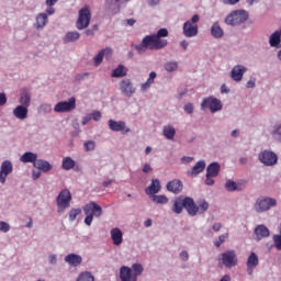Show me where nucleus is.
Returning <instances> with one entry per match:
<instances>
[{
    "label": "nucleus",
    "mask_w": 281,
    "mask_h": 281,
    "mask_svg": "<svg viewBox=\"0 0 281 281\" xmlns=\"http://www.w3.org/2000/svg\"><path fill=\"white\" fill-rule=\"evenodd\" d=\"M49 23V19L47 18V13H38L35 16L34 27L35 30H45V26Z\"/></svg>",
    "instance_id": "obj_26"
},
{
    "label": "nucleus",
    "mask_w": 281,
    "mask_h": 281,
    "mask_svg": "<svg viewBox=\"0 0 281 281\" xmlns=\"http://www.w3.org/2000/svg\"><path fill=\"white\" fill-rule=\"evenodd\" d=\"M184 210H187V213L189 214V216H196L198 205L194 202V199L190 196L184 198Z\"/></svg>",
    "instance_id": "obj_21"
},
{
    "label": "nucleus",
    "mask_w": 281,
    "mask_h": 281,
    "mask_svg": "<svg viewBox=\"0 0 281 281\" xmlns=\"http://www.w3.org/2000/svg\"><path fill=\"white\" fill-rule=\"evenodd\" d=\"M64 261L66 265H69V267H80L82 265V256L78 254H68L65 258Z\"/></svg>",
    "instance_id": "obj_22"
},
{
    "label": "nucleus",
    "mask_w": 281,
    "mask_h": 281,
    "mask_svg": "<svg viewBox=\"0 0 281 281\" xmlns=\"http://www.w3.org/2000/svg\"><path fill=\"white\" fill-rule=\"evenodd\" d=\"M37 170H41L42 172H49V170H52V168H54V166H52V164H49V161L44 160V159H37L34 162V166Z\"/></svg>",
    "instance_id": "obj_31"
},
{
    "label": "nucleus",
    "mask_w": 281,
    "mask_h": 281,
    "mask_svg": "<svg viewBox=\"0 0 281 281\" xmlns=\"http://www.w3.org/2000/svg\"><path fill=\"white\" fill-rule=\"evenodd\" d=\"M214 178H215L214 176H209L206 173V178L204 180L205 186H214Z\"/></svg>",
    "instance_id": "obj_60"
},
{
    "label": "nucleus",
    "mask_w": 281,
    "mask_h": 281,
    "mask_svg": "<svg viewBox=\"0 0 281 281\" xmlns=\"http://www.w3.org/2000/svg\"><path fill=\"white\" fill-rule=\"evenodd\" d=\"M183 110L188 113V115H192V113H194V105L192 103H187L184 104Z\"/></svg>",
    "instance_id": "obj_57"
},
{
    "label": "nucleus",
    "mask_w": 281,
    "mask_h": 281,
    "mask_svg": "<svg viewBox=\"0 0 281 281\" xmlns=\"http://www.w3.org/2000/svg\"><path fill=\"white\" fill-rule=\"evenodd\" d=\"M57 214H65L66 210L71 207V191L63 189L56 198Z\"/></svg>",
    "instance_id": "obj_2"
},
{
    "label": "nucleus",
    "mask_w": 281,
    "mask_h": 281,
    "mask_svg": "<svg viewBox=\"0 0 281 281\" xmlns=\"http://www.w3.org/2000/svg\"><path fill=\"white\" fill-rule=\"evenodd\" d=\"M205 166H207L205 164V160H199L192 168L191 170L187 171V175L189 177H191V179H194L195 177H199V175H201V172H203L205 170Z\"/></svg>",
    "instance_id": "obj_19"
},
{
    "label": "nucleus",
    "mask_w": 281,
    "mask_h": 281,
    "mask_svg": "<svg viewBox=\"0 0 281 281\" xmlns=\"http://www.w3.org/2000/svg\"><path fill=\"white\" fill-rule=\"evenodd\" d=\"M44 14H46V16H53V14H56V9H54V5H47Z\"/></svg>",
    "instance_id": "obj_59"
},
{
    "label": "nucleus",
    "mask_w": 281,
    "mask_h": 281,
    "mask_svg": "<svg viewBox=\"0 0 281 281\" xmlns=\"http://www.w3.org/2000/svg\"><path fill=\"white\" fill-rule=\"evenodd\" d=\"M151 201L154 203H157V205H166V204H168L169 199L166 195L155 194V195H151Z\"/></svg>",
    "instance_id": "obj_46"
},
{
    "label": "nucleus",
    "mask_w": 281,
    "mask_h": 281,
    "mask_svg": "<svg viewBox=\"0 0 281 281\" xmlns=\"http://www.w3.org/2000/svg\"><path fill=\"white\" fill-rule=\"evenodd\" d=\"M48 263L49 265H58V255H48Z\"/></svg>",
    "instance_id": "obj_58"
},
{
    "label": "nucleus",
    "mask_w": 281,
    "mask_h": 281,
    "mask_svg": "<svg viewBox=\"0 0 281 281\" xmlns=\"http://www.w3.org/2000/svg\"><path fill=\"white\" fill-rule=\"evenodd\" d=\"M248 71L246 66L235 65L231 70V78L234 82H243L245 72Z\"/></svg>",
    "instance_id": "obj_14"
},
{
    "label": "nucleus",
    "mask_w": 281,
    "mask_h": 281,
    "mask_svg": "<svg viewBox=\"0 0 281 281\" xmlns=\"http://www.w3.org/2000/svg\"><path fill=\"white\" fill-rule=\"evenodd\" d=\"M258 159L260 164L267 166L268 168L278 164V155L267 149L259 153Z\"/></svg>",
    "instance_id": "obj_9"
},
{
    "label": "nucleus",
    "mask_w": 281,
    "mask_h": 281,
    "mask_svg": "<svg viewBox=\"0 0 281 281\" xmlns=\"http://www.w3.org/2000/svg\"><path fill=\"white\" fill-rule=\"evenodd\" d=\"M201 109L202 111L209 109L211 113H218V111H223V102L214 97L204 98L201 103Z\"/></svg>",
    "instance_id": "obj_7"
},
{
    "label": "nucleus",
    "mask_w": 281,
    "mask_h": 281,
    "mask_svg": "<svg viewBox=\"0 0 281 281\" xmlns=\"http://www.w3.org/2000/svg\"><path fill=\"white\" fill-rule=\"evenodd\" d=\"M89 23H91V8L89 5H85L79 10L76 27L77 30H87V27H89Z\"/></svg>",
    "instance_id": "obj_6"
},
{
    "label": "nucleus",
    "mask_w": 281,
    "mask_h": 281,
    "mask_svg": "<svg viewBox=\"0 0 281 281\" xmlns=\"http://www.w3.org/2000/svg\"><path fill=\"white\" fill-rule=\"evenodd\" d=\"M80 40V34L78 31L67 32L63 38L64 43H76V41Z\"/></svg>",
    "instance_id": "obj_39"
},
{
    "label": "nucleus",
    "mask_w": 281,
    "mask_h": 281,
    "mask_svg": "<svg viewBox=\"0 0 281 281\" xmlns=\"http://www.w3.org/2000/svg\"><path fill=\"white\" fill-rule=\"evenodd\" d=\"M146 37L149 43V49H164V47H168V40H164L154 34L146 35Z\"/></svg>",
    "instance_id": "obj_13"
},
{
    "label": "nucleus",
    "mask_w": 281,
    "mask_h": 281,
    "mask_svg": "<svg viewBox=\"0 0 281 281\" xmlns=\"http://www.w3.org/2000/svg\"><path fill=\"white\" fill-rule=\"evenodd\" d=\"M225 190H227V192H240V190H243V188H240V186H238V183H236V181L234 180H227L225 183Z\"/></svg>",
    "instance_id": "obj_40"
},
{
    "label": "nucleus",
    "mask_w": 281,
    "mask_h": 281,
    "mask_svg": "<svg viewBox=\"0 0 281 281\" xmlns=\"http://www.w3.org/2000/svg\"><path fill=\"white\" fill-rule=\"evenodd\" d=\"M167 190L173 194H179L183 190V182L179 179H173L167 183Z\"/></svg>",
    "instance_id": "obj_24"
},
{
    "label": "nucleus",
    "mask_w": 281,
    "mask_h": 281,
    "mask_svg": "<svg viewBox=\"0 0 281 281\" xmlns=\"http://www.w3.org/2000/svg\"><path fill=\"white\" fill-rule=\"evenodd\" d=\"M14 167L12 166V161L4 160L0 166V183H5V179H8V175H12Z\"/></svg>",
    "instance_id": "obj_15"
},
{
    "label": "nucleus",
    "mask_w": 281,
    "mask_h": 281,
    "mask_svg": "<svg viewBox=\"0 0 281 281\" xmlns=\"http://www.w3.org/2000/svg\"><path fill=\"white\" fill-rule=\"evenodd\" d=\"M132 274L135 276L137 280V276H142L144 273V266L142 263H134L132 265Z\"/></svg>",
    "instance_id": "obj_48"
},
{
    "label": "nucleus",
    "mask_w": 281,
    "mask_h": 281,
    "mask_svg": "<svg viewBox=\"0 0 281 281\" xmlns=\"http://www.w3.org/2000/svg\"><path fill=\"white\" fill-rule=\"evenodd\" d=\"M220 261L227 269H232V267H236L238 265V257L236 256V251L228 250L220 255Z\"/></svg>",
    "instance_id": "obj_10"
},
{
    "label": "nucleus",
    "mask_w": 281,
    "mask_h": 281,
    "mask_svg": "<svg viewBox=\"0 0 281 281\" xmlns=\"http://www.w3.org/2000/svg\"><path fill=\"white\" fill-rule=\"evenodd\" d=\"M38 113H41L42 115H46L47 113L52 112V103H42L38 109H37Z\"/></svg>",
    "instance_id": "obj_50"
},
{
    "label": "nucleus",
    "mask_w": 281,
    "mask_h": 281,
    "mask_svg": "<svg viewBox=\"0 0 281 281\" xmlns=\"http://www.w3.org/2000/svg\"><path fill=\"white\" fill-rule=\"evenodd\" d=\"M249 19V13L245 10H236L233 11L231 14H228L224 22L226 25H232L233 27H236V25H243Z\"/></svg>",
    "instance_id": "obj_3"
},
{
    "label": "nucleus",
    "mask_w": 281,
    "mask_h": 281,
    "mask_svg": "<svg viewBox=\"0 0 281 281\" xmlns=\"http://www.w3.org/2000/svg\"><path fill=\"white\" fill-rule=\"evenodd\" d=\"M227 238H229V234L227 233L220 235L218 238L214 241L215 247H221V245L225 243Z\"/></svg>",
    "instance_id": "obj_53"
},
{
    "label": "nucleus",
    "mask_w": 281,
    "mask_h": 281,
    "mask_svg": "<svg viewBox=\"0 0 281 281\" xmlns=\"http://www.w3.org/2000/svg\"><path fill=\"white\" fill-rule=\"evenodd\" d=\"M108 126L112 133H122L123 135L131 133V127L126 126V121H115L110 119L108 121Z\"/></svg>",
    "instance_id": "obj_11"
},
{
    "label": "nucleus",
    "mask_w": 281,
    "mask_h": 281,
    "mask_svg": "<svg viewBox=\"0 0 281 281\" xmlns=\"http://www.w3.org/2000/svg\"><path fill=\"white\" fill-rule=\"evenodd\" d=\"M183 207H186V198L179 196L172 200L171 211L173 214H181V212H183Z\"/></svg>",
    "instance_id": "obj_27"
},
{
    "label": "nucleus",
    "mask_w": 281,
    "mask_h": 281,
    "mask_svg": "<svg viewBox=\"0 0 281 281\" xmlns=\"http://www.w3.org/2000/svg\"><path fill=\"white\" fill-rule=\"evenodd\" d=\"M179 258L181 262H188L190 260V254L188 252V250H182L179 252Z\"/></svg>",
    "instance_id": "obj_54"
},
{
    "label": "nucleus",
    "mask_w": 281,
    "mask_h": 281,
    "mask_svg": "<svg viewBox=\"0 0 281 281\" xmlns=\"http://www.w3.org/2000/svg\"><path fill=\"white\" fill-rule=\"evenodd\" d=\"M90 116V121L93 120V122H100L102 120V112L98 110H93L92 112L88 113Z\"/></svg>",
    "instance_id": "obj_52"
},
{
    "label": "nucleus",
    "mask_w": 281,
    "mask_h": 281,
    "mask_svg": "<svg viewBox=\"0 0 281 281\" xmlns=\"http://www.w3.org/2000/svg\"><path fill=\"white\" fill-rule=\"evenodd\" d=\"M61 168H64V170H72V168H76V160L71 157H65L61 162Z\"/></svg>",
    "instance_id": "obj_41"
},
{
    "label": "nucleus",
    "mask_w": 281,
    "mask_h": 281,
    "mask_svg": "<svg viewBox=\"0 0 281 281\" xmlns=\"http://www.w3.org/2000/svg\"><path fill=\"white\" fill-rule=\"evenodd\" d=\"M199 14L192 15L191 20H188L184 22L182 26L183 35L187 38H194L199 34V25L196 24L198 21H200Z\"/></svg>",
    "instance_id": "obj_4"
},
{
    "label": "nucleus",
    "mask_w": 281,
    "mask_h": 281,
    "mask_svg": "<svg viewBox=\"0 0 281 281\" xmlns=\"http://www.w3.org/2000/svg\"><path fill=\"white\" fill-rule=\"evenodd\" d=\"M154 36H158V38L168 37V29L164 27V29L158 30L157 34H154Z\"/></svg>",
    "instance_id": "obj_56"
},
{
    "label": "nucleus",
    "mask_w": 281,
    "mask_h": 281,
    "mask_svg": "<svg viewBox=\"0 0 281 281\" xmlns=\"http://www.w3.org/2000/svg\"><path fill=\"white\" fill-rule=\"evenodd\" d=\"M11 227L8 224V222H0V232H2V234H8V232H10Z\"/></svg>",
    "instance_id": "obj_55"
},
{
    "label": "nucleus",
    "mask_w": 281,
    "mask_h": 281,
    "mask_svg": "<svg viewBox=\"0 0 281 281\" xmlns=\"http://www.w3.org/2000/svg\"><path fill=\"white\" fill-rule=\"evenodd\" d=\"M165 71H168V74H172L175 71H177V69H179V63L175 61V60H170L165 63Z\"/></svg>",
    "instance_id": "obj_45"
},
{
    "label": "nucleus",
    "mask_w": 281,
    "mask_h": 281,
    "mask_svg": "<svg viewBox=\"0 0 281 281\" xmlns=\"http://www.w3.org/2000/svg\"><path fill=\"white\" fill-rule=\"evenodd\" d=\"M119 89L125 98H133L137 93V88H135V85L128 78H124L119 82Z\"/></svg>",
    "instance_id": "obj_8"
},
{
    "label": "nucleus",
    "mask_w": 281,
    "mask_h": 281,
    "mask_svg": "<svg viewBox=\"0 0 281 281\" xmlns=\"http://www.w3.org/2000/svg\"><path fill=\"white\" fill-rule=\"evenodd\" d=\"M27 113H30L27 108L22 105H18L13 110V115L16 117V120H27Z\"/></svg>",
    "instance_id": "obj_33"
},
{
    "label": "nucleus",
    "mask_w": 281,
    "mask_h": 281,
    "mask_svg": "<svg viewBox=\"0 0 281 281\" xmlns=\"http://www.w3.org/2000/svg\"><path fill=\"white\" fill-rule=\"evenodd\" d=\"M76 281H95V277L91 271L80 272Z\"/></svg>",
    "instance_id": "obj_42"
},
{
    "label": "nucleus",
    "mask_w": 281,
    "mask_h": 281,
    "mask_svg": "<svg viewBox=\"0 0 281 281\" xmlns=\"http://www.w3.org/2000/svg\"><path fill=\"white\" fill-rule=\"evenodd\" d=\"M80 214H82V209H71L68 213V218L70 223H74V221H76V218H78Z\"/></svg>",
    "instance_id": "obj_49"
},
{
    "label": "nucleus",
    "mask_w": 281,
    "mask_h": 281,
    "mask_svg": "<svg viewBox=\"0 0 281 281\" xmlns=\"http://www.w3.org/2000/svg\"><path fill=\"white\" fill-rule=\"evenodd\" d=\"M32 179H33V181H36L37 179H41V171L33 170L32 171Z\"/></svg>",
    "instance_id": "obj_64"
},
{
    "label": "nucleus",
    "mask_w": 281,
    "mask_h": 281,
    "mask_svg": "<svg viewBox=\"0 0 281 281\" xmlns=\"http://www.w3.org/2000/svg\"><path fill=\"white\" fill-rule=\"evenodd\" d=\"M111 54H113V50L111 48H104L99 52L98 55L93 57V64L95 65V67L102 65V60H104V58H111Z\"/></svg>",
    "instance_id": "obj_23"
},
{
    "label": "nucleus",
    "mask_w": 281,
    "mask_h": 281,
    "mask_svg": "<svg viewBox=\"0 0 281 281\" xmlns=\"http://www.w3.org/2000/svg\"><path fill=\"white\" fill-rule=\"evenodd\" d=\"M271 136L274 142L281 144V124H277L272 127Z\"/></svg>",
    "instance_id": "obj_43"
},
{
    "label": "nucleus",
    "mask_w": 281,
    "mask_h": 281,
    "mask_svg": "<svg viewBox=\"0 0 281 281\" xmlns=\"http://www.w3.org/2000/svg\"><path fill=\"white\" fill-rule=\"evenodd\" d=\"M83 150L86 153H93L95 150V140H87L83 143Z\"/></svg>",
    "instance_id": "obj_51"
},
{
    "label": "nucleus",
    "mask_w": 281,
    "mask_h": 281,
    "mask_svg": "<svg viewBox=\"0 0 281 281\" xmlns=\"http://www.w3.org/2000/svg\"><path fill=\"white\" fill-rule=\"evenodd\" d=\"M278 201L274 198H260L254 204V210L257 214H262L263 212H269L271 207H276Z\"/></svg>",
    "instance_id": "obj_5"
},
{
    "label": "nucleus",
    "mask_w": 281,
    "mask_h": 281,
    "mask_svg": "<svg viewBox=\"0 0 281 281\" xmlns=\"http://www.w3.org/2000/svg\"><path fill=\"white\" fill-rule=\"evenodd\" d=\"M246 88H247V89H255V88H256V79H249V80L246 82Z\"/></svg>",
    "instance_id": "obj_61"
},
{
    "label": "nucleus",
    "mask_w": 281,
    "mask_h": 281,
    "mask_svg": "<svg viewBox=\"0 0 281 281\" xmlns=\"http://www.w3.org/2000/svg\"><path fill=\"white\" fill-rule=\"evenodd\" d=\"M8 103V98L5 97V93H0V106H4V104Z\"/></svg>",
    "instance_id": "obj_62"
},
{
    "label": "nucleus",
    "mask_w": 281,
    "mask_h": 281,
    "mask_svg": "<svg viewBox=\"0 0 281 281\" xmlns=\"http://www.w3.org/2000/svg\"><path fill=\"white\" fill-rule=\"evenodd\" d=\"M210 210V203L205 200L198 201V214H205V211Z\"/></svg>",
    "instance_id": "obj_47"
},
{
    "label": "nucleus",
    "mask_w": 281,
    "mask_h": 281,
    "mask_svg": "<svg viewBox=\"0 0 281 281\" xmlns=\"http://www.w3.org/2000/svg\"><path fill=\"white\" fill-rule=\"evenodd\" d=\"M121 281H137V278L133 274V270L128 266H122L120 268Z\"/></svg>",
    "instance_id": "obj_20"
},
{
    "label": "nucleus",
    "mask_w": 281,
    "mask_h": 281,
    "mask_svg": "<svg viewBox=\"0 0 281 281\" xmlns=\"http://www.w3.org/2000/svg\"><path fill=\"white\" fill-rule=\"evenodd\" d=\"M112 243L115 247H120L124 243V233L122 229L114 227L110 231Z\"/></svg>",
    "instance_id": "obj_18"
},
{
    "label": "nucleus",
    "mask_w": 281,
    "mask_h": 281,
    "mask_svg": "<svg viewBox=\"0 0 281 281\" xmlns=\"http://www.w3.org/2000/svg\"><path fill=\"white\" fill-rule=\"evenodd\" d=\"M148 196H155V194H159L161 192V182L159 179H153L150 186L145 190Z\"/></svg>",
    "instance_id": "obj_25"
},
{
    "label": "nucleus",
    "mask_w": 281,
    "mask_h": 281,
    "mask_svg": "<svg viewBox=\"0 0 281 281\" xmlns=\"http://www.w3.org/2000/svg\"><path fill=\"white\" fill-rule=\"evenodd\" d=\"M147 49H150V44L148 42V37H144L142 43L136 46V50L138 54H144Z\"/></svg>",
    "instance_id": "obj_44"
},
{
    "label": "nucleus",
    "mask_w": 281,
    "mask_h": 281,
    "mask_svg": "<svg viewBox=\"0 0 281 281\" xmlns=\"http://www.w3.org/2000/svg\"><path fill=\"white\" fill-rule=\"evenodd\" d=\"M128 74V68L124 67V65H119L113 71H112V78H124Z\"/></svg>",
    "instance_id": "obj_38"
},
{
    "label": "nucleus",
    "mask_w": 281,
    "mask_h": 281,
    "mask_svg": "<svg viewBox=\"0 0 281 281\" xmlns=\"http://www.w3.org/2000/svg\"><path fill=\"white\" fill-rule=\"evenodd\" d=\"M82 210L86 216L83 223L87 227H91L93 218H100L103 214L102 206L95 202L87 203Z\"/></svg>",
    "instance_id": "obj_1"
},
{
    "label": "nucleus",
    "mask_w": 281,
    "mask_h": 281,
    "mask_svg": "<svg viewBox=\"0 0 281 281\" xmlns=\"http://www.w3.org/2000/svg\"><path fill=\"white\" fill-rule=\"evenodd\" d=\"M120 3L123 2L117 0H105L104 9L106 10V12H110L111 14H117V12H120Z\"/></svg>",
    "instance_id": "obj_28"
},
{
    "label": "nucleus",
    "mask_w": 281,
    "mask_h": 281,
    "mask_svg": "<svg viewBox=\"0 0 281 281\" xmlns=\"http://www.w3.org/2000/svg\"><path fill=\"white\" fill-rule=\"evenodd\" d=\"M221 172V165L218 162H211L207 167H206V175H209V177H218V173Z\"/></svg>",
    "instance_id": "obj_34"
},
{
    "label": "nucleus",
    "mask_w": 281,
    "mask_h": 281,
    "mask_svg": "<svg viewBox=\"0 0 281 281\" xmlns=\"http://www.w3.org/2000/svg\"><path fill=\"white\" fill-rule=\"evenodd\" d=\"M162 135L166 137L169 142H172L175 139V136L177 135V130L171 124H166L162 126Z\"/></svg>",
    "instance_id": "obj_29"
},
{
    "label": "nucleus",
    "mask_w": 281,
    "mask_h": 281,
    "mask_svg": "<svg viewBox=\"0 0 281 281\" xmlns=\"http://www.w3.org/2000/svg\"><path fill=\"white\" fill-rule=\"evenodd\" d=\"M254 236L255 240H257V243H260L262 238H269V236H271V232L265 224H259L254 229Z\"/></svg>",
    "instance_id": "obj_16"
},
{
    "label": "nucleus",
    "mask_w": 281,
    "mask_h": 281,
    "mask_svg": "<svg viewBox=\"0 0 281 281\" xmlns=\"http://www.w3.org/2000/svg\"><path fill=\"white\" fill-rule=\"evenodd\" d=\"M37 159H38V155H37V154H34V153H32V151H26V153H24V154L20 157V161H21L22 164H33V166H34V164H36Z\"/></svg>",
    "instance_id": "obj_32"
},
{
    "label": "nucleus",
    "mask_w": 281,
    "mask_h": 281,
    "mask_svg": "<svg viewBox=\"0 0 281 281\" xmlns=\"http://www.w3.org/2000/svg\"><path fill=\"white\" fill-rule=\"evenodd\" d=\"M76 109V98L71 97L68 101H60L54 106L55 113H69Z\"/></svg>",
    "instance_id": "obj_12"
},
{
    "label": "nucleus",
    "mask_w": 281,
    "mask_h": 281,
    "mask_svg": "<svg viewBox=\"0 0 281 281\" xmlns=\"http://www.w3.org/2000/svg\"><path fill=\"white\" fill-rule=\"evenodd\" d=\"M156 78H157V72L151 71L149 74V77L146 80V82L140 85V91L144 93V92H146L147 89H150V87H153V85H155V79Z\"/></svg>",
    "instance_id": "obj_36"
},
{
    "label": "nucleus",
    "mask_w": 281,
    "mask_h": 281,
    "mask_svg": "<svg viewBox=\"0 0 281 281\" xmlns=\"http://www.w3.org/2000/svg\"><path fill=\"white\" fill-rule=\"evenodd\" d=\"M280 43H281L280 33L278 31H274L269 36V45H270V47H273L274 49H280Z\"/></svg>",
    "instance_id": "obj_35"
},
{
    "label": "nucleus",
    "mask_w": 281,
    "mask_h": 281,
    "mask_svg": "<svg viewBox=\"0 0 281 281\" xmlns=\"http://www.w3.org/2000/svg\"><path fill=\"white\" fill-rule=\"evenodd\" d=\"M19 103H20V106L30 109V105L32 104V94H30V92H27V91L22 92V94L19 99Z\"/></svg>",
    "instance_id": "obj_37"
},
{
    "label": "nucleus",
    "mask_w": 281,
    "mask_h": 281,
    "mask_svg": "<svg viewBox=\"0 0 281 281\" xmlns=\"http://www.w3.org/2000/svg\"><path fill=\"white\" fill-rule=\"evenodd\" d=\"M211 36L213 38H223L225 36V31L221 27V23L214 22L211 26Z\"/></svg>",
    "instance_id": "obj_30"
},
{
    "label": "nucleus",
    "mask_w": 281,
    "mask_h": 281,
    "mask_svg": "<svg viewBox=\"0 0 281 281\" xmlns=\"http://www.w3.org/2000/svg\"><path fill=\"white\" fill-rule=\"evenodd\" d=\"M258 265H260V259L258 258V255H256V252H250L246 261L248 276H254V271L256 270Z\"/></svg>",
    "instance_id": "obj_17"
},
{
    "label": "nucleus",
    "mask_w": 281,
    "mask_h": 281,
    "mask_svg": "<svg viewBox=\"0 0 281 281\" xmlns=\"http://www.w3.org/2000/svg\"><path fill=\"white\" fill-rule=\"evenodd\" d=\"M143 172L145 175H148V172H153V167H150V164H145L143 167Z\"/></svg>",
    "instance_id": "obj_63"
}]
</instances>
